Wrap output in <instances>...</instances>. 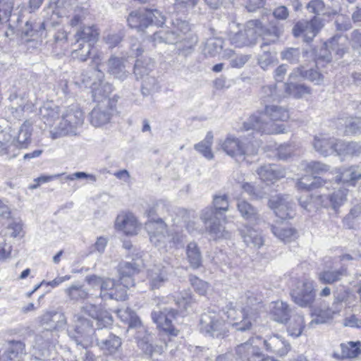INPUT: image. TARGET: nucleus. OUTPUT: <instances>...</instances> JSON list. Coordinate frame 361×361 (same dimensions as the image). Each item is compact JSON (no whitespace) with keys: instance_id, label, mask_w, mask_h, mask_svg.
Here are the masks:
<instances>
[{"instance_id":"1","label":"nucleus","mask_w":361,"mask_h":361,"mask_svg":"<svg viewBox=\"0 0 361 361\" xmlns=\"http://www.w3.org/2000/svg\"><path fill=\"white\" fill-rule=\"evenodd\" d=\"M288 111L281 106L265 104L264 109L251 115L243 124L244 130H253L257 133L278 134L285 133L283 125L276 121H286L289 118Z\"/></svg>"},{"instance_id":"2","label":"nucleus","mask_w":361,"mask_h":361,"mask_svg":"<svg viewBox=\"0 0 361 361\" xmlns=\"http://www.w3.org/2000/svg\"><path fill=\"white\" fill-rule=\"evenodd\" d=\"M240 300V302L243 304L245 302V305L242 306L241 310L239 311L242 317V319L240 322L236 321L238 311L232 303L227 305L226 313L227 314L228 319L234 322L233 326L237 331H245L251 329L252 326L256 321L257 313L254 306L259 302L254 294L250 291L246 293L245 295L242 297Z\"/></svg>"},{"instance_id":"3","label":"nucleus","mask_w":361,"mask_h":361,"mask_svg":"<svg viewBox=\"0 0 361 361\" xmlns=\"http://www.w3.org/2000/svg\"><path fill=\"white\" fill-rule=\"evenodd\" d=\"M214 209L213 217L204 221V225L209 233L214 238H228L231 234L225 230L224 226L221 224L222 220L226 222L225 213L228 210L229 203L226 195H215L213 198Z\"/></svg>"},{"instance_id":"4","label":"nucleus","mask_w":361,"mask_h":361,"mask_svg":"<svg viewBox=\"0 0 361 361\" xmlns=\"http://www.w3.org/2000/svg\"><path fill=\"white\" fill-rule=\"evenodd\" d=\"M290 295L293 302L301 307H310L316 298L314 281L307 276H302L293 281Z\"/></svg>"},{"instance_id":"5","label":"nucleus","mask_w":361,"mask_h":361,"mask_svg":"<svg viewBox=\"0 0 361 361\" xmlns=\"http://www.w3.org/2000/svg\"><path fill=\"white\" fill-rule=\"evenodd\" d=\"M165 20L166 18L160 11L150 8L133 11L127 18L128 25L139 30H144L153 25L161 27Z\"/></svg>"},{"instance_id":"6","label":"nucleus","mask_w":361,"mask_h":361,"mask_svg":"<svg viewBox=\"0 0 361 361\" xmlns=\"http://www.w3.org/2000/svg\"><path fill=\"white\" fill-rule=\"evenodd\" d=\"M264 35L262 23L257 20L249 21L243 30L230 31L229 40L236 47L253 45L257 36Z\"/></svg>"},{"instance_id":"7","label":"nucleus","mask_w":361,"mask_h":361,"mask_svg":"<svg viewBox=\"0 0 361 361\" xmlns=\"http://www.w3.org/2000/svg\"><path fill=\"white\" fill-rule=\"evenodd\" d=\"M138 272V269L130 263H125L120 267L119 279L115 280L112 292H119L121 298H109L116 300H126L128 298L127 290L129 287L134 286L133 276Z\"/></svg>"},{"instance_id":"8","label":"nucleus","mask_w":361,"mask_h":361,"mask_svg":"<svg viewBox=\"0 0 361 361\" xmlns=\"http://www.w3.org/2000/svg\"><path fill=\"white\" fill-rule=\"evenodd\" d=\"M114 227L125 235L134 236L139 233L142 224L134 213L130 211H122L116 218Z\"/></svg>"},{"instance_id":"9","label":"nucleus","mask_w":361,"mask_h":361,"mask_svg":"<svg viewBox=\"0 0 361 361\" xmlns=\"http://www.w3.org/2000/svg\"><path fill=\"white\" fill-rule=\"evenodd\" d=\"M269 207L282 220L293 219L295 215L294 203L288 195L272 196L269 200Z\"/></svg>"},{"instance_id":"10","label":"nucleus","mask_w":361,"mask_h":361,"mask_svg":"<svg viewBox=\"0 0 361 361\" xmlns=\"http://www.w3.org/2000/svg\"><path fill=\"white\" fill-rule=\"evenodd\" d=\"M177 315V310L170 309L167 312H153L152 318L159 330L163 331L169 337H176L180 331L173 324L171 319H175Z\"/></svg>"},{"instance_id":"11","label":"nucleus","mask_w":361,"mask_h":361,"mask_svg":"<svg viewBox=\"0 0 361 361\" xmlns=\"http://www.w3.org/2000/svg\"><path fill=\"white\" fill-rule=\"evenodd\" d=\"M324 24L317 17L313 18L310 21H300L295 24L293 29L295 37H302L305 42L311 41L322 29Z\"/></svg>"},{"instance_id":"12","label":"nucleus","mask_w":361,"mask_h":361,"mask_svg":"<svg viewBox=\"0 0 361 361\" xmlns=\"http://www.w3.org/2000/svg\"><path fill=\"white\" fill-rule=\"evenodd\" d=\"M339 140L327 133H319L314 136L312 142L314 149L323 157L336 154Z\"/></svg>"},{"instance_id":"13","label":"nucleus","mask_w":361,"mask_h":361,"mask_svg":"<svg viewBox=\"0 0 361 361\" xmlns=\"http://www.w3.org/2000/svg\"><path fill=\"white\" fill-rule=\"evenodd\" d=\"M264 350L270 353L283 357L290 350V343L281 336L273 334L263 339Z\"/></svg>"},{"instance_id":"14","label":"nucleus","mask_w":361,"mask_h":361,"mask_svg":"<svg viewBox=\"0 0 361 361\" xmlns=\"http://www.w3.org/2000/svg\"><path fill=\"white\" fill-rule=\"evenodd\" d=\"M82 312L97 321L99 329H103L111 324L113 318L105 309L92 304H86L82 307Z\"/></svg>"},{"instance_id":"15","label":"nucleus","mask_w":361,"mask_h":361,"mask_svg":"<svg viewBox=\"0 0 361 361\" xmlns=\"http://www.w3.org/2000/svg\"><path fill=\"white\" fill-rule=\"evenodd\" d=\"M146 226L149 240L155 245L161 243L169 233L168 226L161 219L149 221Z\"/></svg>"},{"instance_id":"16","label":"nucleus","mask_w":361,"mask_h":361,"mask_svg":"<svg viewBox=\"0 0 361 361\" xmlns=\"http://www.w3.org/2000/svg\"><path fill=\"white\" fill-rule=\"evenodd\" d=\"M89 284L99 285L100 295L104 298H121L119 292H112L115 286V279L110 278H102L96 275H92L87 278Z\"/></svg>"},{"instance_id":"17","label":"nucleus","mask_w":361,"mask_h":361,"mask_svg":"<svg viewBox=\"0 0 361 361\" xmlns=\"http://www.w3.org/2000/svg\"><path fill=\"white\" fill-rule=\"evenodd\" d=\"M209 322L207 324L206 333L212 337H223L227 332L226 324L216 311L209 312Z\"/></svg>"},{"instance_id":"18","label":"nucleus","mask_w":361,"mask_h":361,"mask_svg":"<svg viewBox=\"0 0 361 361\" xmlns=\"http://www.w3.org/2000/svg\"><path fill=\"white\" fill-rule=\"evenodd\" d=\"M259 178L264 183H274L285 176V171L274 165L266 164L260 166L257 170Z\"/></svg>"},{"instance_id":"19","label":"nucleus","mask_w":361,"mask_h":361,"mask_svg":"<svg viewBox=\"0 0 361 361\" xmlns=\"http://www.w3.org/2000/svg\"><path fill=\"white\" fill-rule=\"evenodd\" d=\"M348 296V292H345L343 294H339L337 296H334V302L331 305V307H329L327 310L326 319L324 318L321 315H318L316 318L312 320L311 323L323 324L326 322V319H331L335 315L338 314L341 312V310L343 309V303L345 302L347 305L349 304V302H347V297Z\"/></svg>"},{"instance_id":"20","label":"nucleus","mask_w":361,"mask_h":361,"mask_svg":"<svg viewBox=\"0 0 361 361\" xmlns=\"http://www.w3.org/2000/svg\"><path fill=\"white\" fill-rule=\"evenodd\" d=\"M269 312L272 319L277 322L285 323L290 318V309L289 305L282 300L271 302Z\"/></svg>"},{"instance_id":"21","label":"nucleus","mask_w":361,"mask_h":361,"mask_svg":"<svg viewBox=\"0 0 361 361\" xmlns=\"http://www.w3.org/2000/svg\"><path fill=\"white\" fill-rule=\"evenodd\" d=\"M289 78L290 80L302 78L317 85H322L324 78V75L317 70L310 68V70L305 71L302 66L293 69L289 75Z\"/></svg>"},{"instance_id":"22","label":"nucleus","mask_w":361,"mask_h":361,"mask_svg":"<svg viewBox=\"0 0 361 361\" xmlns=\"http://www.w3.org/2000/svg\"><path fill=\"white\" fill-rule=\"evenodd\" d=\"M348 274L345 267H341L336 270L329 269L318 271L317 278L322 284H333L341 281L343 277L348 276Z\"/></svg>"},{"instance_id":"23","label":"nucleus","mask_w":361,"mask_h":361,"mask_svg":"<svg viewBox=\"0 0 361 361\" xmlns=\"http://www.w3.org/2000/svg\"><path fill=\"white\" fill-rule=\"evenodd\" d=\"M99 29L97 25H83L77 31L75 38L77 42L81 41L94 44L99 39Z\"/></svg>"},{"instance_id":"24","label":"nucleus","mask_w":361,"mask_h":361,"mask_svg":"<svg viewBox=\"0 0 361 361\" xmlns=\"http://www.w3.org/2000/svg\"><path fill=\"white\" fill-rule=\"evenodd\" d=\"M347 195L348 190L340 188L328 197L323 195L321 205L324 207H331L333 209L336 210L346 201Z\"/></svg>"},{"instance_id":"25","label":"nucleus","mask_w":361,"mask_h":361,"mask_svg":"<svg viewBox=\"0 0 361 361\" xmlns=\"http://www.w3.org/2000/svg\"><path fill=\"white\" fill-rule=\"evenodd\" d=\"M330 184L331 182L324 180L320 177L305 176L298 180L296 187L299 190L309 191L323 186H326L328 189Z\"/></svg>"},{"instance_id":"26","label":"nucleus","mask_w":361,"mask_h":361,"mask_svg":"<svg viewBox=\"0 0 361 361\" xmlns=\"http://www.w3.org/2000/svg\"><path fill=\"white\" fill-rule=\"evenodd\" d=\"M240 232L244 243L247 246L260 248L264 245V238L257 231L249 226H245Z\"/></svg>"},{"instance_id":"27","label":"nucleus","mask_w":361,"mask_h":361,"mask_svg":"<svg viewBox=\"0 0 361 361\" xmlns=\"http://www.w3.org/2000/svg\"><path fill=\"white\" fill-rule=\"evenodd\" d=\"M271 230L273 234L283 243H290L298 237L297 231L288 225H271Z\"/></svg>"},{"instance_id":"28","label":"nucleus","mask_w":361,"mask_h":361,"mask_svg":"<svg viewBox=\"0 0 361 361\" xmlns=\"http://www.w3.org/2000/svg\"><path fill=\"white\" fill-rule=\"evenodd\" d=\"M242 142L236 137L229 136L223 142L222 149L228 155L240 161L243 156Z\"/></svg>"},{"instance_id":"29","label":"nucleus","mask_w":361,"mask_h":361,"mask_svg":"<svg viewBox=\"0 0 361 361\" xmlns=\"http://www.w3.org/2000/svg\"><path fill=\"white\" fill-rule=\"evenodd\" d=\"M236 207L240 216L247 221L257 222L259 220V214L257 208L252 206L247 201L238 199Z\"/></svg>"},{"instance_id":"30","label":"nucleus","mask_w":361,"mask_h":361,"mask_svg":"<svg viewBox=\"0 0 361 361\" xmlns=\"http://www.w3.org/2000/svg\"><path fill=\"white\" fill-rule=\"evenodd\" d=\"M336 154L343 157H357L361 154V144L356 142H346L339 140Z\"/></svg>"},{"instance_id":"31","label":"nucleus","mask_w":361,"mask_h":361,"mask_svg":"<svg viewBox=\"0 0 361 361\" xmlns=\"http://www.w3.org/2000/svg\"><path fill=\"white\" fill-rule=\"evenodd\" d=\"M361 178V170L358 166H351L339 172V176H336V182L348 183L350 185H355V183Z\"/></svg>"},{"instance_id":"32","label":"nucleus","mask_w":361,"mask_h":361,"mask_svg":"<svg viewBox=\"0 0 361 361\" xmlns=\"http://www.w3.org/2000/svg\"><path fill=\"white\" fill-rule=\"evenodd\" d=\"M341 353L339 357L341 359L355 358L361 354V342L349 341L340 345Z\"/></svg>"},{"instance_id":"33","label":"nucleus","mask_w":361,"mask_h":361,"mask_svg":"<svg viewBox=\"0 0 361 361\" xmlns=\"http://www.w3.org/2000/svg\"><path fill=\"white\" fill-rule=\"evenodd\" d=\"M294 79L285 84L286 92L295 98H301L306 94H311V89L305 85H298L293 82Z\"/></svg>"},{"instance_id":"34","label":"nucleus","mask_w":361,"mask_h":361,"mask_svg":"<svg viewBox=\"0 0 361 361\" xmlns=\"http://www.w3.org/2000/svg\"><path fill=\"white\" fill-rule=\"evenodd\" d=\"M10 347L5 352V356L8 360L18 359L20 355L25 354V344L20 341H9Z\"/></svg>"},{"instance_id":"35","label":"nucleus","mask_w":361,"mask_h":361,"mask_svg":"<svg viewBox=\"0 0 361 361\" xmlns=\"http://www.w3.org/2000/svg\"><path fill=\"white\" fill-rule=\"evenodd\" d=\"M323 195H318L313 197L307 195L306 196L300 197L298 200L300 205L306 211L310 212L316 210L321 205Z\"/></svg>"},{"instance_id":"36","label":"nucleus","mask_w":361,"mask_h":361,"mask_svg":"<svg viewBox=\"0 0 361 361\" xmlns=\"http://www.w3.org/2000/svg\"><path fill=\"white\" fill-rule=\"evenodd\" d=\"M304 327L305 322L303 316L295 314L293 317L287 331L290 336L298 337L301 335Z\"/></svg>"},{"instance_id":"37","label":"nucleus","mask_w":361,"mask_h":361,"mask_svg":"<svg viewBox=\"0 0 361 361\" xmlns=\"http://www.w3.org/2000/svg\"><path fill=\"white\" fill-rule=\"evenodd\" d=\"M187 256L190 266L195 269L201 266V253L195 243H190L187 247Z\"/></svg>"},{"instance_id":"38","label":"nucleus","mask_w":361,"mask_h":361,"mask_svg":"<svg viewBox=\"0 0 361 361\" xmlns=\"http://www.w3.org/2000/svg\"><path fill=\"white\" fill-rule=\"evenodd\" d=\"M260 98L264 102L278 100L280 98L276 84L264 85L260 92Z\"/></svg>"},{"instance_id":"39","label":"nucleus","mask_w":361,"mask_h":361,"mask_svg":"<svg viewBox=\"0 0 361 361\" xmlns=\"http://www.w3.org/2000/svg\"><path fill=\"white\" fill-rule=\"evenodd\" d=\"M277 62L278 61L276 54H273L270 51H264L257 57V63L264 71H266L271 66H274Z\"/></svg>"},{"instance_id":"40","label":"nucleus","mask_w":361,"mask_h":361,"mask_svg":"<svg viewBox=\"0 0 361 361\" xmlns=\"http://www.w3.org/2000/svg\"><path fill=\"white\" fill-rule=\"evenodd\" d=\"M69 298L75 301H84L88 299L90 294L81 286H72L66 290Z\"/></svg>"},{"instance_id":"41","label":"nucleus","mask_w":361,"mask_h":361,"mask_svg":"<svg viewBox=\"0 0 361 361\" xmlns=\"http://www.w3.org/2000/svg\"><path fill=\"white\" fill-rule=\"evenodd\" d=\"M241 188L254 200L263 199L267 196V192L262 188L255 187L251 183L247 182L243 183Z\"/></svg>"},{"instance_id":"42","label":"nucleus","mask_w":361,"mask_h":361,"mask_svg":"<svg viewBox=\"0 0 361 361\" xmlns=\"http://www.w3.org/2000/svg\"><path fill=\"white\" fill-rule=\"evenodd\" d=\"M109 114L99 110H94L90 114V123L95 127H100L110 121Z\"/></svg>"},{"instance_id":"43","label":"nucleus","mask_w":361,"mask_h":361,"mask_svg":"<svg viewBox=\"0 0 361 361\" xmlns=\"http://www.w3.org/2000/svg\"><path fill=\"white\" fill-rule=\"evenodd\" d=\"M195 301L190 294L185 293L180 294L176 299V305L180 313L186 312L192 307Z\"/></svg>"},{"instance_id":"44","label":"nucleus","mask_w":361,"mask_h":361,"mask_svg":"<svg viewBox=\"0 0 361 361\" xmlns=\"http://www.w3.org/2000/svg\"><path fill=\"white\" fill-rule=\"evenodd\" d=\"M243 144V156L240 161L245 160L246 157L253 156L257 154L260 144L257 140H244Z\"/></svg>"},{"instance_id":"45","label":"nucleus","mask_w":361,"mask_h":361,"mask_svg":"<svg viewBox=\"0 0 361 361\" xmlns=\"http://www.w3.org/2000/svg\"><path fill=\"white\" fill-rule=\"evenodd\" d=\"M303 165L304 170L312 175L321 174L329 170V166L328 165L320 161H311L305 163Z\"/></svg>"},{"instance_id":"46","label":"nucleus","mask_w":361,"mask_h":361,"mask_svg":"<svg viewBox=\"0 0 361 361\" xmlns=\"http://www.w3.org/2000/svg\"><path fill=\"white\" fill-rule=\"evenodd\" d=\"M121 339L118 336L110 334L107 339L102 341L103 349L109 353H113L121 347Z\"/></svg>"},{"instance_id":"47","label":"nucleus","mask_w":361,"mask_h":361,"mask_svg":"<svg viewBox=\"0 0 361 361\" xmlns=\"http://www.w3.org/2000/svg\"><path fill=\"white\" fill-rule=\"evenodd\" d=\"M307 8L309 12L316 15H327L329 16L331 13L327 11L324 2L322 0H312L307 5Z\"/></svg>"},{"instance_id":"48","label":"nucleus","mask_w":361,"mask_h":361,"mask_svg":"<svg viewBox=\"0 0 361 361\" xmlns=\"http://www.w3.org/2000/svg\"><path fill=\"white\" fill-rule=\"evenodd\" d=\"M361 219V204L353 207L349 214L344 218L343 221L349 228L353 227L356 221Z\"/></svg>"},{"instance_id":"49","label":"nucleus","mask_w":361,"mask_h":361,"mask_svg":"<svg viewBox=\"0 0 361 361\" xmlns=\"http://www.w3.org/2000/svg\"><path fill=\"white\" fill-rule=\"evenodd\" d=\"M281 59L291 63H296L300 57V51L298 48H288L281 53Z\"/></svg>"},{"instance_id":"50","label":"nucleus","mask_w":361,"mask_h":361,"mask_svg":"<svg viewBox=\"0 0 361 361\" xmlns=\"http://www.w3.org/2000/svg\"><path fill=\"white\" fill-rule=\"evenodd\" d=\"M345 131L351 134L361 133V118H348L345 123Z\"/></svg>"},{"instance_id":"51","label":"nucleus","mask_w":361,"mask_h":361,"mask_svg":"<svg viewBox=\"0 0 361 361\" xmlns=\"http://www.w3.org/2000/svg\"><path fill=\"white\" fill-rule=\"evenodd\" d=\"M343 325L350 328H361V317H358L355 314H350L345 317L343 320Z\"/></svg>"},{"instance_id":"52","label":"nucleus","mask_w":361,"mask_h":361,"mask_svg":"<svg viewBox=\"0 0 361 361\" xmlns=\"http://www.w3.org/2000/svg\"><path fill=\"white\" fill-rule=\"evenodd\" d=\"M249 59V55H235L230 59V66L232 68H240L248 61Z\"/></svg>"},{"instance_id":"53","label":"nucleus","mask_w":361,"mask_h":361,"mask_svg":"<svg viewBox=\"0 0 361 361\" xmlns=\"http://www.w3.org/2000/svg\"><path fill=\"white\" fill-rule=\"evenodd\" d=\"M205 48L208 49V53L211 56H214L218 49L222 48L221 41L216 38L209 39L206 42Z\"/></svg>"},{"instance_id":"54","label":"nucleus","mask_w":361,"mask_h":361,"mask_svg":"<svg viewBox=\"0 0 361 361\" xmlns=\"http://www.w3.org/2000/svg\"><path fill=\"white\" fill-rule=\"evenodd\" d=\"M340 39H341V37L340 36H336L331 38L325 44L327 47L330 48L333 51H335L336 54L339 55L340 56H342L343 54L345 52V50L343 48L340 49L336 47V45L338 44V42Z\"/></svg>"},{"instance_id":"55","label":"nucleus","mask_w":361,"mask_h":361,"mask_svg":"<svg viewBox=\"0 0 361 361\" xmlns=\"http://www.w3.org/2000/svg\"><path fill=\"white\" fill-rule=\"evenodd\" d=\"M350 42L353 49H361V30H355L352 32Z\"/></svg>"},{"instance_id":"56","label":"nucleus","mask_w":361,"mask_h":361,"mask_svg":"<svg viewBox=\"0 0 361 361\" xmlns=\"http://www.w3.org/2000/svg\"><path fill=\"white\" fill-rule=\"evenodd\" d=\"M293 149L290 145H281L278 148V157L280 159H286L292 154Z\"/></svg>"},{"instance_id":"57","label":"nucleus","mask_w":361,"mask_h":361,"mask_svg":"<svg viewBox=\"0 0 361 361\" xmlns=\"http://www.w3.org/2000/svg\"><path fill=\"white\" fill-rule=\"evenodd\" d=\"M287 73V66L281 64L274 71V78L276 82H281Z\"/></svg>"},{"instance_id":"58","label":"nucleus","mask_w":361,"mask_h":361,"mask_svg":"<svg viewBox=\"0 0 361 361\" xmlns=\"http://www.w3.org/2000/svg\"><path fill=\"white\" fill-rule=\"evenodd\" d=\"M197 4V0H176L175 6L178 9H187L193 8Z\"/></svg>"},{"instance_id":"59","label":"nucleus","mask_w":361,"mask_h":361,"mask_svg":"<svg viewBox=\"0 0 361 361\" xmlns=\"http://www.w3.org/2000/svg\"><path fill=\"white\" fill-rule=\"evenodd\" d=\"M274 16L279 20H285L288 16V11L285 6H279L273 12Z\"/></svg>"},{"instance_id":"60","label":"nucleus","mask_w":361,"mask_h":361,"mask_svg":"<svg viewBox=\"0 0 361 361\" xmlns=\"http://www.w3.org/2000/svg\"><path fill=\"white\" fill-rule=\"evenodd\" d=\"M8 228L13 231L11 236L16 237L19 235L22 231V225L19 222H16L12 219V221L8 225Z\"/></svg>"},{"instance_id":"61","label":"nucleus","mask_w":361,"mask_h":361,"mask_svg":"<svg viewBox=\"0 0 361 361\" xmlns=\"http://www.w3.org/2000/svg\"><path fill=\"white\" fill-rule=\"evenodd\" d=\"M128 324L129 329L140 327L142 325V322H141L140 319L139 318V317H137L135 314H133L130 316V317L128 322Z\"/></svg>"},{"instance_id":"62","label":"nucleus","mask_w":361,"mask_h":361,"mask_svg":"<svg viewBox=\"0 0 361 361\" xmlns=\"http://www.w3.org/2000/svg\"><path fill=\"white\" fill-rule=\"evenodd\" d=\"M264 0H249L247 6L249 11H254L256 8L263 6Z\"/></svg>"},{"instance_id":"63","label":"nucleus","mask_w":361,"mask_h":361,"mask_svg":"<svg viewBox=\"0 0 361 361\" xmlns=\"http://www.w3.org/2000/svg\"><path fill=\"white\" fill-rule=\"evenodd\" d=\"M107 243V240L105 238L99 237L97 239V241L94 243V248L99 251H104Z\"/></svg>"},{"instance_id":"64","label":"nucleus","mask_w":361,"mask_h":361,"mask_svg":"<svg viewBox=\"0 0 361 361\" xmlns=\"http://www.w3.org/2000/svg\"><path fill=\"white\" fill-rule=\"evenodd\" d=\"M226 78L224 76H220L219 78L214 80L213 82L214 87L217 90H222L226 87Z\"/></svg>"}]
</instances>
